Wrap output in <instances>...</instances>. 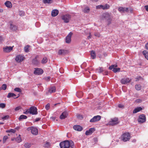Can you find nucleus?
<instances>
[{"mask_svg": "<svg viewBox=\"0 0 148 148\" xmlns=\"http://www.w3.org/2000/svg\"><path fill=\"white\" fill-rule=\"evenodd\" d=\"M117 66L116 64L112 65V69H113L112 71H113L114 73L119 72L120 71V69L119 68H116Z\"/></svg>", "mask_w": 148, "mask_h": 148, "instance_id": "14", "label": "nucleus"}, {"mask_svg": "<svg viewBox=\"0 0 148 148\" xmlns=\"http://www.w3.org/2000/svg\"><path fill=\"white\" fill-rule=\"evenodd\" d=\"M119 121L117 117H114L112 119V125L113 126L119 124Z\"/></svg>", "mask_w": 148, "mask_h": 148, "instance_id": "10", "label": "nucleus"}, {"mask_svg": "<svg viewBox=\"0 0 148 148\" xmlns=\"http://www.w3.org/2000/svg\"><path fill=\"white\" fill-rule=\"evenodd\" d=\"M135 101L137 103H140L141 102L142 100L140 99H136V100Z\"/></svg>", "mask_w": 148, "mask_h": 148, "instance_id": "50", "label": "nucleus"}, {"mask_svg": "<svg viewBox=\"0 0 148 148\" xmlns=\"http://www.w3.org/2000/svg\"><path fill=\"white\" fill-rule=\"evenodd\" d=\"M27 118V117L26 116L22 115H21L19 118V121H21L22 119H25Z\"/></svg>", "mask_w": 148, "mask_h": 148, "instance_id": "33", "label": "nucleus"}, {"mask_svg": "<svg viewBox=\"0 0 148 148\" xmlns=\"http://www.w3.org/2000/svg\"><path fill=\"white\" fill-rule=\"evenodd\" d=\"M32 62L33 64L36 65L38 64L39 63V61L36 59V57L33 60Z\"/></svg>", "mask_w": 148, "mask_h": 148, "instance_id": "28", "label": "nucleus"}, {"mask_svg": "<svg viewBox=\"0 0 148 148\" xmlns=\"http://www.w3.org/2000/svg\"><path fill=\"white\" fill-rule=\"evenodd\" d=\"M32 129V127H29L27 128V130L28 131H29L30 130L31 131Z\"/></svg>", "mask_w": 148, "mask_h": 148, "instance_id": "60", "label": "nucleus"}, {"mask_svg": "<svg viewBox=\"0 0 148 148\" xmlns=\"http://www.w3.org/2000/svg\"><path fill=\"white\" fill-rule=\"evenodd\" d=\"M140 79H143V78L141 76H139L135 78V81L137 82Z\"/></svg>", "mask_w": 148, "mask_h": 148, "instance_id": "48", "label": "nucleus"}, {"mask_svg": "<svg viewBox=\"0 0 148 148\" xmlns=\"http://www.w3.org/2000/svg\"><path fill=\"white\" fill-rule=\"evenodd\" d=\"M118 107L119 108H124V106L121 104H119L118 105Z\"/></svg>", "mask_w": 148, "mask_h": 148, "instance_id": "52", "label": "nucleus"}, {"mask_svg": "<svg viewBox=\"0 0 148 148\" xmlns=\"http://www.w3.org/2000/svg\"><path fill=\"white\" fill-rule=\"evenodd\" d=\"M49 145V142H47L46 144L45 145V146L47 147Z\"/></svg>", "mask_w": 148, "mask_h": 148, "instance_id": "62", "label": "nucleus"}, {"mask_svg": "<svg viewBox=\"0 0 148 148\" xmlns=\"http://www.w3.org/2000/svg\"><path fill=\"white\" fill-rule=\"evenodd\" d=\"M3 40V38L1 36H0V41Z\"/></svg>", "mask_w": 148, "mask_h": 148, "instance_id": "63", "label": "nucleus"}, {"mask_svg": "<svg viewBox=\"0 0 148 148\" xmlns=\"http://www.w3.org/2000/svg\"><path fill=\"white\" fill-rule=\"evenodd\" d=\"M60 146L61 148H73L74 143L72 141L67 140L60 143Z\"/></svg>", "mask_w": 148, "mask_h": 148, "instance_id": "1", "label": "nucleus"}, {"mask_svg": "<svg viewBox=\"0 0 148 148\" xmlns=\"http://www.w3.org/2000/svg\"><path fill=\"white\" fill-rule=\"evenodd\" d=\"M34 71V73L36 75H40L42 74L43 72V70L39 68H35Z\"/></svg>", "mask_w": 148, "mask_h": 148, "instance_id": "11", "label": "nucleus"}, {"mask_svg": "<svg viewBox=\"0 0 148 148\" xmlns=\"http://www.w3.org/2000/svg\"><path fill=\"white\" fill-rule=\"evenodd\" d=\"M95 36L99 37L100 36V34L99 33H95Z\"/></svg>", "mask_w": 148, "mask_h": 148, "instance_id": "51", "label": "nucleus"}, {"mask_svg": "<svg viewBox=\"0 0 148 148\" xmlns=\"http://www.w3.org/2000/svg\"><path fill=\"white\" fill-rule=\"evenodd\" d=\"M109 15L108 13H106L103 14V16L106 19H108L109 17Z\"/></svg>", "mask_w": 148, "mask_h": 148, "instance_id": "34", "label": "nucleus"}, {"mask_svg": "<svg viewBox=\"0 0 148 148\" xmlns=\"http://www.w3.org/2000/svg\"><path fill=\"white\" fill-rule=\"evenodd\" d=\"M1 89H2L3 90H5L7 88V86L5 84H3L2 85L1 87L0 88Z\"/></svg>", "mask_w": 148, "mask_h": 148, "instance_id": "38", "label": "nucleus"}, {"mask_svg": "<svg viewBox=\"0 0 148 148\" xmlns=\"http://www.w3.org/2000/svg\"><path fill=\"white\" fill-rule=\"evenodd\" d=\"M68 113L66 111L63 112L60 115V118L61 119H64L67 117Z\"/></svg>", "mask_w": 148, "mask_h": 148, "instance_id": "16", "label": "nucleus"}, {"mask_svg": "<svg viewBox=\"0 0 148 148\" xmlns=\"http://www.w3.org/2000/svg\"><path fill=\"white\" fill-rule=\"evenodd\" d=\"M89 8L88 7H87L85 8V9L83 10V11L85 13H88V12H89Z\"/></svg>", "mask_w": 148, "mask_h": 148, "instance_id": "39", "label": "nucleus"}, {"mask_svg": "<svg viewBox=\"0 0 148 148\" xmlns=\"http://www.w3.org/2000/svg\"><path fill=\"white\" fill-rule=\"evenodd\" d=\"M28 113H29V110H27L25 112H24V113L25 114H27Z\"/></svg>", "mask_w": 148, "mask_h": 148, "instance_id": "58", "label": "nucleus"}, {"mask_svg": "<svg viewBox=\"0 0 148 148\" xmlns=\"http://www.w3.org/2000/svg\"><path fill=\"white\" fill-rule=\"evenodd\" d=\"M67 53V51L64 49H60L58 51V54L59 55L65 54Z\"/></svg>", "mask_w": 148, "mask_h": 148, "instance_id": "21", "label": "nucleus"}, {"mask_svg": "<svg viewBox=\"0 0 148 148\" xmlns=\"http://www.w3.org/2000/svg\"><path fill=\"white\" fill-rule=\"evenodd\" d=\"M97 78V77L95 75H93L92 76V78L93 79H95Z\"/></svg>", "mask_w": 148, "mask_h": 148, "instance_id": "53", "label": "nucleus"}, {"mask_svg": "<svg viewBox=\"0 0 148 148\" xmlns=\"http://www.w3.org/2000/svg\"><path fill=\"white\" fill-rule=\"evenodd\" d=\"M104 70L102 67H99L96 69V72L98 73H101Z\"/></svg>", "mask_w": 148, "mask_h": 148, "instance_id": "27", "label": "nucleus"}, {"mask_svg": "<svg viewBox=\"0 0 148 148\" xmlns=\"http://www.w3.org/2000/svg\"><path fill=\"white\" fill-rule=\"evenodd\" d=\"M24 146L25 148H29L31 146V144L28 143H26L24 144Z\"/></svg>", "mask_w": 148, "mask_h": 148, "instance_id": "32", "label": "nucleus"}, {"mask_svg": "<svg viewBox=\"0 0 148 148\" xmlns=\"http://www.w3.org/2000/svg\"><path fill=\"white\" fill-rule=\"evenodd\" d=\"M14 47L6 46L3 48V51L5 53H9L13 49V47Z\"/></svg>", "mask_w": 148, "mask_h": 148, "instance_id": "13", "label": "nucleus"}, {"mask_svg": "<svg viewBox=\"0 0 148 148\" xmlns=\"http://www.w3.org/2000/svg\"><path fill=\"white\" fill-rule=\"evenodd\" d=\"M50 104L49 103H47L45 106V108L46 110H48L50 108Z\"/></svg>", "mask_w": 148, "mask_h": 148, "instance_id": "44", "label": "nucleus"}, {"mask_svg": "<svg viewBox=\"0 0 148 148\" xmlns=\"http://www.w3.org/2000/svg\"><path fill=\"white\" fill-rule=\"evenodd\" d=\"M59 13V11L57 9H54L51 12V16L53 17H55L57 16Z\"/></svg>", "mask_w": 148, "mask_h": 148, "instance_id": "20", "label": "nucleus"}, {"mask_svg": "<svg viewBox=\"0 0 148 148\" xmlns=\"http://www.w3.org/2000/svg\"><path fill=\"white\" fill-rule=\"evenodd\" d=\"M92 37V35L91 34V33H89V36L88 37V39H90V38H91Z\"/></svg>", "mask_w": 148, "mask_h": 148, "instance_id": "57", "label": "nucleus"}, {"mask_svg": "<svg viewBox=\"0 0 148 148\" xmlns=\"http://www.w3.org/2000/svg\"><path fill=\"white\" fill-rule=\"evenodd\" d=\"M47 61V58L46 57H45L43 58L41 61V63L42 64H44L46 63Z\"/></svg>", "mask_w": 148, "mask_h": 148, "instance_id": "36", "label": "nucleus"}, {"mask_svg": "<svg viewBox=\"0 0 148 148\" xmlns=\"http://www.w3.org/2000/svg\"><path fill=\"white\" fill-rule=\"evenodd\" d=\"M108 71H106L103 74L104 75H108Z\"/></svg>", "mask_w": 148, "mask_h": 148, "instance_id": "61", "label": "nucleus"}, {"mask_svg": "<svg viewBox=\"0 0 148 148\" xmlns=\"http://www.w3.org/2000/svg\"><path fill=\"white\" fill-rule=\"evenodd\" d=\"M50 77H45L44 78L47 81H49L50 79Z\"/></svg>", "mask_w": 148, "mask_h": 148, "instance_id": "49", "label": "nucleus"}, {"mask_svg": "<svg viewBox=\"0 0 148 148\" xmlns=\"http://www.w3.org/2000/svg\"><path fill=\"white\" fill-rule=\"evenodd\" d=\"M25 59L24 57L21 55H17L15 58L16 61L18 63H20L23 61Z\"/></svg>", "mask_w": 148, "mask_h": 148, "instance_id": "4", "label": "nucleus"}, {"mask_svg": "<svg viewBox=\"0 0 148 148\" xmlns=\"http://www.w3.org/2000/svg\"><path fill=\"white\" fill-rule=\"evenodd\" d=\"M145 8L146 10L148 12V5H146L145 6Z\"/></svg>", "mask_w": 148, "mask_h": 148, "instance_id": "56", "label": "nucleus"}, {"mask_svg": "<svg viewBox=\"0 0 148 148\" xmlns=\"http://www.w3.org/2000/svg\"><path fill=\"white\" fill-rule=\"evenodd\" d=\"M5 107V104L3 103H0V108H4Z\"/></svg>", "mask_w": 148, "mask_h": 148, "instance_id": "45", "label": "nucleus"}, {"mask_svg": "<svg viewBox=\"0 0 148 148\" xmlns=\"http://www.w3.org/2000/svg\"><path fill=\"white\" fill-rule=\"evenodd\" d=\"M130 138V136L129 133H124L122 136V140L124 142L129 140Z\"/></svg>", "mask_w": 148, "mask_h": 148, "instance_id": "2", "label": "nucleus"}, {"mask_svg": "<svg viewBox=\"0 0 148 148\" xmlns=\"http://www.w3.org/2000/svg\"><path fill=\"white\" fill-rule=\"evenodd\" d=\"M131 79L128 77H125L121 79V83L123 84H125L129 83L131 81Z\"/></svg>", "mask_w": 148, "mask_h": 148, "instance_id": "8", "label": "nucleus"}, {"mask_svg": "<svg viewBox=\"0 0 148 148\" xmlns=\"http://www.w3.org/2000/svg\"><path fill=\"white\" fill-rule=\"evenodd\" d=\"M138 121L139 123H143L145 122L146 121V117L145 115L144 114H142L139 115Z\"/></svg>", "mask_w": 148, "mask_h": 148, "instance_id": "5", "label": "nucleus"}, {"mask_svg": "<svg viewBox=\"0 0 148 148\" xmlns=\"http://www.w3.org/2000/svg\"><path fill=\"white\" fill-rule=\"evenodd\" d=\"M73 33L71 32L65 38V42L67 43H69L71 41V38Z\"/></svg>", "mask_w": 148, "mask_h": 148, "instance_id": "12", "label": "nucleus"}, {"mask_svg": "<svg viewBox=\"0 0 148 148\" xmlns=\"http://www.w3.org/2000/svg\"><path fill=\"white\" fill-rule=\"evenodd\" d=\"M29 47L30 46L29 45H27L24 47V50L25 52H28L29 51Z\"/></svg>", "mask_w": 148, "mask_h": 148, "instance_id": "35", "label": "nucleus"}, {"mask_svg": "<svg viewBox=\"0 0 148 148\" xmlns=\"http://www.w3.org/2000/svg\"><path fill=\"white\" fill-rule=\"evenodd\" d=\"M91 56L92 59H94L96 58V54L95 51H91Z\"/></svg>", "mask_w": 148, "mask_h": 148, "instance_id": "29", "label": "nucleus"}, {"mask_svg": "<svg viewBox=\"0 0 148 148\" xmlns=\"http://www.w3.org/2000/svg\"><path fill=\"white\" fill-rule=\"evenodd\" d=\"M8 138L7 136H4L3 138V143H4Z\"/></svg>", "mask_w": 148, "mask_h": 148, "instance_id": "42", "label": "nucleus"}, {"mask_svg": "<svg viewBox=\"0 0 148 148\" xmlns=\"http://www.w3.org/2000/svg\"><path fill=\"white\" fill-rule=\"evenodd\" d=\"M142 110V108L140 107H138L135 108L133 111V113L134 114L137 113Z\"/></svg>", "mask_w": 148, "mask_h": 148, "instance_id": "22", "label": "nucleus"}, {"mask_svg": "<svg viewBox=\"0 0 148 148\" xmlns=\"http://www.w3.org/2000/svg\"><path fill=\"white\" fill-rule=\"evenodd\" d=\"M110 6L108 4H106L105 5H99L96 6L97 9H102L103 10H107L109 9Z\"/></svg>", "mask_w": 148, "mask_h": 148, "instance_id": "6", "label": "nucleus"}, {"mask_svg": "<svg viewBox=\"0 0 148 148\" xmlns=\"http://www.w3.org/2000/svg\"><path fill=\"white\" fill-rule=\"evenodd\" d=\"M31 132L32 134L36 135L38 134V129L36 127H32Z\"/></svg>", "mask_w": 148, "mask_h": 148, "instance_id": "18", "label": "nucleus"}, {"mask_svg": "<svg viewBox=\"0 0 148 148\" xmlns=\"http://www.w3.org/2000/svg\"><path fill=\"white\" fill-rule=\"evenodd\" d=\"M15 140L18 143H19L22 141V139L20 135L19 136L15 139Z\"/></svg>", "mask_w": 148, "mask_h": 148, "instance_id": "31", "label": "nucleus"}, {"mask_svg": "<svg viewBox=\"0 0 148 148\" xmlns=\"http://www.w3.org/2000/svg\"><path fill=\"white\" fill-rule=\"evenodd\" d=\"M118 10L121 13H124L125 12H129V10L127 8L121 7L119 8Z\"/></svg>", "mask_w": 148, "mask_h": 148, "instance_id": "15", "label": "nucleus"}, {"mask_svg": "<svg viewBox=\"0 0 148 148\" xmlns=\"http://www.w3.org/2000/svg\"><path fill=\"white\" fill-rule=\"evenodd\" d=\"M142 53L145 58L148 60V52L146 50H144L143 51Z\"/></svg>", "mask_w": 148, "mask_h": 148, "instance_id": "26", "label": "nucleus"}, {"mask_svg": "<svg viewBox=\"0 0 148 148\" xmlns=\"http://www.w3.org/2000/svg\"><path fill=\"white\" fill-rule=\"evenodd\" d=\"M101 116L100 115H97L94 116L91 119L90 122H94L99 121L101 119Z\"/></svg>", "mask_w": 148, "mask_h": 148, "instance_id": "9", "label": "nucleus"}, {"mask_svg": "<svg viewBox=\"0 0 148 148\" xmlns=\"http://www.w3.org/2000/svg\"><path fill=\"white\" fill-rule=\"evenodd\" d=\"M14 90L15 91L18 92H21V89L19 88H16L14 89Z\"/></svg>", "mask_w": 148, "mask_h": 148, "instance_id": "41", "label": "nucleus"}, {"mask_svg": "<svg viewBox=\"0 0 148 148\" xmlns=\"http://www.w3.org/2000/svg\"><path fill=\"white\" fill-rule=\"evenodd\" d=\"M145 47L146 49L148 50V42L145 44Z\"/></svg>", "mask_w": 148, "mask_h": 148, "instance_id": "59", "label": "nucleus"}, {"mask_svg": "<svg viewBox=\"0 0 148 148\" xmlns=\"http://www.w3.org/2000/svg\"><path fill=\"white\" fill-rule=\"evenodd\" d=\"M10 28L13 31H16L17 29V27L16 26L12 25V23H10Z\"/></svg>", "mask_w": 148, "mask_h": 148, "instance_id": "25", "label": "nucleus"}, {"mask_svg": "<svg viewBox=\"0 0 148 148\" xmlns=\"http://www.w3.org/2000/svg\"><path fill=\"white\" fill-rule=\"evenodd\" d=\"M129 10V12L130 13H132L133 12V9L132 8H130L129 9V10Z\"/></svg>", "mask_w": 148, "mask_h": 148, "instance_id": "54", "label": "nucleus"}, {"mask_svg": "<svg viewBox=\"0 0 148 148\" xmlns=\"http://www.w3.org/2000/svg\"><path fill=\"white\" fill-rule=\"evenodd\" d=\"M22 108V107L21 106H19L16 107L14 109L16 111H17Z\"/></svg>", "mask_w": 148, "mask_h": 148, "instance_id": "43", "label": "nucleus"}, {"mask_svg": "<svg viewBox=\"0 0 148 148\" xmlns=\"http://www.w3.org/2000/svg\"><path fill=\"white\" fill-rule=\"evenodd\" d=\"M41 118H37L35 120V122H37L39 121L40 120Z\"/></svg>", "mask_w": 148, "mask_h": 148, "instance_id": "55", "label": "nucleus"}, {"mask_svg": "<svg viewBox=\"0 0 148 148\" xmlns=\"http://www.w3.org/2000/svg\"><path fill=\"white\" fill-rule=\"evenodd\" d=\"M73 128L74 130L78 131H80L82 130V127L79 125H75Z\"/></svg>", "mask_w": 148, "mask_h": 148, "instance_id": "19", "label": "nucleus"}, {"mask_svg": "<svg viewBox=\"0 0 148 148\" xmlns=\"http://www.w3.org/2000/svg\"><path fill=\"white\" fill-rule=\"evenodd\" d=\"M95 131V130L94 128H90L89 130L86 131L85 132V134L86 135H89L91 134Z\"/></svg>", "mask_w": 148, "mask_h": 148, "instance_id": "17", "label": "nucleus"}, {"mask_svg": "<svg viewBox=\"0 0 148 148\" xmlns=\"http://www.w3.org/2000/svg\"><path fill=\"white\" fill-rule=\"evenodd\" d=\"M3 12V10L2 9H0V12Z\"/></svg>", "mask_w": 148, "mask_h": 148, "instance_id": "64", "label": "nucleus"}, {"mask_svg": "<svg viewBox=\"0 0 148 148\" xmlns=\"http://www.w3.org/2000/svg\"><path fill=\"white\" fill-rule=\"evenodd\" d=\"M71 18V16L69 14H66L62 16V19L65 23H67L69 21Z\"/></svg>", "mask_w": 148, "mask_h": 148, "instance_id": "7", "label": "nucleus"}, {"mask_svg": "<svg viewBox=\"0 0 148 148\" xmlns=\"http://www.w3.org/2000/svg\"><path fill=\"white\" fill-rule=\"evenodd\" d=\"M9 115H6L2 117V119L3 120L7 119L9 118Z\"/></svg>", "mask_w": 148, "mask_h": 148, "instance_id": "46", "label": "nucleus"}, {"mask_svg": "<svg viewBox=\"0 0 148 148\" xmlns=\"http://www.w3.org/2000/svg\"><path fill=\"white\" fill-rule=\"evenodd\" d=\"M43 2L44 3H50L51 0H43Z\"/></svg>", "mask_w": 148, "mask_h": 148, "instance_id": "47", "label": "nucleus"}, {"mask_svg": "<svg viewBox=\"0 0 148 148\" xmlns=\"http://www.w3.org/2000/svg\"><path fill=\"white\" fill-rule=\"evenodd\" d=\"M6 132H12L13 133H14L16 132V130L15 129H11L9 130H7L6 131Z\"/></svg>", "mask_w": 148, "mask_h": 148, "instance_id": "40", "label": "nucleus"}, {"mask_svg": "<svg viewBox=\"0 0 148 148\" xmlns=\"http://www.w3.org/2000/svg\"><path fill=\"white\" fill-rule=\"evenodd\" d=\"M135 88L136 90H139L141 89V86L140 84H136L135 86Z\"/></svg>", "mask_w": 148, "mask_h": 148, "instance_id": "37", "label": "nucleus"}, {"mask_svg": "<svg viewBox=\"0 0 148 148\" xmlns=\"http://www.w3.org/2000/svg\"><path fill=\"white\" fill-rule=\"evenodd\" d=\"M56 91V88L54 86L51 87L49 90V92L50 93L55 92Z\"/></svg>", "mask_w": 148, "mask_h": 148, "instance_id": "23", "label": "nucleus"}, {"mask_svg": "<svg viewBox=\"0 0 148 148\" xmlns=\"http://www.w3.org/2000/svg\"><path fill=\"white\" fill-rule=\"evenodd\" d=\"M16 96V95L15 94L10 92L8 93L7 97L8 98H9L11 97H15Z\"/></svg>", "mask_w": 148, "mask_h": 148, "instance_id": "30", "label": "nucleus"}, {"mask_svg": "<svg viewBox=\"0 0 148 148\" xmlns=\"http://www.w3.org/2000/svg\"><path fill=\"white\" fill-rule=\"evenodd\" d=\"M5 5L9 8H11L12 7V4L10 1H6L5 3Z\"/></svg>", "mask_w": 148, "mask_h": 148, "instance_id": "24", "label": "nucleus"}, {"mask_svg": "<svg viewBox=\"0 0 148 148\" xmlns=\"http://www.w3.org/2000/svg\"><path fill=\"white\" fill-rule=\"evenodd\" d=\"M37 109L36 107L34 106L31 107L29 109V113L33 115L37 114L38 113Z\"/></svg>", "mask_w": 148, "mask_h": 148, "instance_id": "3", "label": "nucleus"}]
</instances>
